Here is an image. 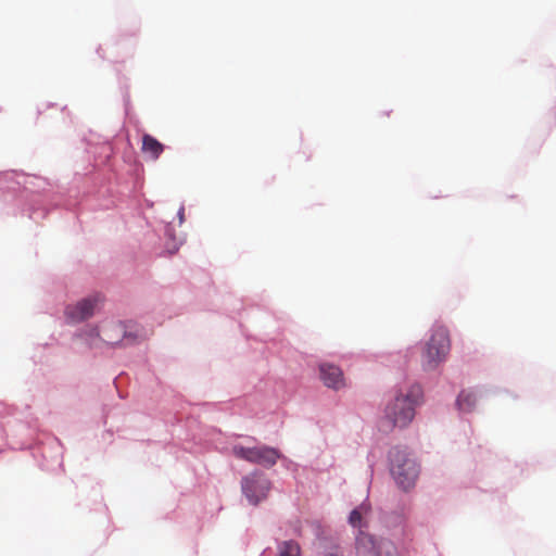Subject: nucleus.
Instances as JSON below:
<instances>
[{"label": "nucleus", "instance_id": "nucleus-1", "mask_svg": "<svg viewBox=\"0 0 556 556\" xmlns=\"http://www.w3.org/2000/svg\"><path fill=\"white\" fill-rule=\"evenodd\" d=\"M421 399L422 389L419 384H412L406 390H400L384 408L381 429L389 432L395 427H406L413 420L415 407Z\"/></svg>", "mask_w": 556, "mask_h": 556}, {"label": "nucleus", "instance_id": "nucleus-2", "mask_svg": "<svg viewBox=\"0 0 556 556\" xmlns=\"http://www.w3.org/2000/svg\"><path fill=\"white\" fill-rule=\"evenodd\" d=\"M450 348L451 343L447 329L444 327L435 328L426 344L421 359L422 367L427 370L434 369L445 359Z\"/></svg>", "mask_w": 556, "mask_h": 556}, {"label": "nucleus", "instance_id": "nucleus-3", "mask_svg": "<svg viewBox=\"0 0 556 556\" xmlns=\"http://www.w3.org/2000/svg\"><path fill=\"white\" fill-rule=\"evenodd\" d=\"M231 452L238 459L256 464L265 468H270L276 465L277 460L282 456L277 448L268 445L248 447L236 444L232 446Z\"/></svg>", "mask_w": 556, "mask_h": 556}, {"label": "nucleus", "instance_id": "nucleus-4", "mask_svg": "<svg viewBox=\"0 0 556 556\" xmlns=\"http://www.w3.org/2000/svg\"><path fill=\"white\" fill-rule=\"evenodd\" d=\"M391 473L400 486L414 485L419 476V465L406 454L396 451L392 455Z\"/></svg>", "mask_w": 556, "mask_h": 556}, {"label": "nucleus", "instance_id": "nucleus-5", "mask_svg": "<svg viewBox=\"0 0 556 556\" xmlns=\"http://www.w3.org/2000/svg\"><path fill=\"white\" fill-rule=\"evenodd\" d=\"M101 302L102 298L99 294L85 298L76 304L67 305L65 308V316L67 320L73 324L85 321L94 315V312Z\"/></svg>", "mask_w": 556, "mask_h": 556}, {"label": "nucleus", "instance_id": "nucleus-6", "mask_svg": "<svg viewBox=\"0 0 556 556\" xmlns=\"http://www.w3.org/2000/svg\"><path fill=\"white\" fill-rule=\"evenodd\" d=\"M391 544L377 541L370 534L359 531L356 538L357 556H389Z\"/></svg>", "mask_w": 556, "mask_h": 556}, {"label": "nucleus", "instance_id": "nucleus-7", "mask_svg": "<svg viewBox=\"0 0 556 556\" xmlns=\"http://www.w3.org/2000/svg\"><path fill=\"white\" fill-rule=\"evenodd\" d=\"M319 377L324 384L328 388L339 390L345 386V380L341 368L333 364L321 363L319 365Z\"/></svg>", "mask_w": 556, "mask_h": 556}, {"label": "nucleus", "instance_id": "nucleus-8", "mask_svg": "<svg viewBox=\"0 0 556 556\" xmlns=\"http://www.w3.org/2000/svg\"><path fill=\"white\" fill-rule=\"evenodd\" d=\"M88 349H97L102 344V338L96 326L88 325L75 334Z\"/></svg>", "mask_w": 556, "mask_h": 556}, {"label": "nucleus", "instance_id": "nucleus-9", "mask_svg": "<svg viewBox=\"0 0 556 556\" xmlns=\"http://www.w3.org/2000/svg\"><path fill=\"white\" fill-rule=\"evenodd\" d=\"M141 150L143 153L150 154L152 160H157L164 151V146L151 135L144 134Z\"/></svg>", "mask_w": 556, "mask_h": 556}, {"label": "nucleus", "instance_id": "nucleus-10", "mask_svg": "<svg viewBox=\"0 0 556 556\" xmlns=\"http://www.w3.org/2000/svg\"><path fill=\"white\" fill-rule=\"evenodd\" d=\"M477 403L476 394L472 391L464 390L457 397V406L462 412H471Z\"/></svg>", "mask_w": 556, "mask_h": 556}, {"label": "nucleus", "instance_id": "nucleus-11", "mask_svg": "<svg viewBox=\"0 0 556 556\" xmlns=\"http://www.w3.org/2000/svg\"><path fill=\"white\" fill-rule=\"evenodd\" d=\"M370 509V505L367 503H362L358 507L353 509L349 517V522L354 528H361L362 525V517L363 515L367 514Z\"/></svg>", "mask_w": 556, "mask_h": 556}, {"label": "nucleus", "instance_id": "nucleus-12", "mask_svg": "<svg viewBox=\"0 0 556 556\" xmlns=\"http://www.w3.org/2000/svg\"><path fill=\"white\" fill-rule=\"evenodd\" d=\"M104 334L105 337L102 338V343L113 345L121 340L124 334V329L119 324H113L111 325L109 331H105Z\"/></svg>", "mask_w": 556, "mask_h": 556}, {"label": "nucleus", "instance_id": "nucleus-13", "mask_svg": "<svg viewBox=\"0 0 556 556\" xmlns=\"http://www.w3.org/2000/svg\"><path fill=\"white\" fill-rule=\"evenodd\" d=\"M301 548L300 545L293 541H283L278 545V555L277 556H300Z\"/></svg>", "mask_w": 556, "mask_h": 556}, {"label": "nucleus", "instance_id": "nucleus-14", "mask_svg": "<svg viewBox=\"0 0 556 556\" xmlns=\"http://www.w3.org/2000/svg\"><path fill=\"white\" fill-rule=\"evenodd\" d=\"M243 496L249 505L255 506L265 500L267 494L265 489H243Z\"/></svg>", "mask_w": 556, "mask_h": 556}, {"label": "nucleus", "instance_id": "nucleus-15", "mask_svg": "<svg viewBox=\"0 0 556 556\" xmlns=\"http://www.w3.org/2000/svg\"><path fill=\"white\" fill-rule=\"evenodd\" d=\"M179 217H180V220H182V218H184V208H180V211H179Z\"/></svg>", "mask_w": 556, "mask_h": 556}, {"label": "nucleus", "instance_id": "nucleus-16", "mask_svg": "<svg viewBox=\"0 0 556 556\" xmlns=\"http://www.w3.org/2000/svg\"><path fill=\"white\" fill-rule=\"evenodd\" d=\"M325 556H338V555L333 554V553H329V554H326Z\"/></svg>", "mask_w": 556, "mask_h": 556}]
</instances>
